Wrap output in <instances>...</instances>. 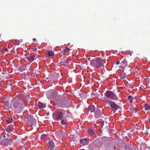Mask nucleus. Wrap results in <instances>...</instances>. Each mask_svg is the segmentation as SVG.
Returning <instances> with one entry per match:
<instances>
[{"mask_svg":"<svg viewBox=\"0 0 150 150\" xmlns=\"http://www.w3.org/2000/svg\"><path fill=\"white\" fill-rule=\"evenodd\" d=\"M49 144L50 145V150H54L55 148V146L53 142L50 140L49 142Z\"/></svg>","mask_w":150,"mask_h":150,"instance_id":"nucleus-10","label":"nucleus"},{"mask_svg":"<svg viewBox=\"0 0 150 150\" xmlns=\"http://www.w3.org/2000/svg\"><path fill=\"white\" fill-rule=\"evenodd\" d=\"M19 70L21 71H25V67H21L19 68Z\"/></svg>","mask_w":150,"mask_h":150,"instance_id":"nucleus-25","label":"nucleus"},{"mask_svg":"<svg viewBox=\"0 0 150 150\" xmlns=\"http://www.w3.org/2000/svg\"><path fill=\"white\" fill-rule=\"evenodd\" d=\"M65 130H63L61 131L60 132V135L61 137L64 136V135L65 133Z\"/></svg>","mask_w":150,"mask_h":150,"instance_id":"nucleus-23","label":"nucleus"},{"mask_svg":"<svg viewBox=\"0 0 150 150\" xmlns=\"http://www.w3.org/2000/svg\"><path fill=\"white\" fill-rule=\"evenodd\" d=\"M63 117V115L61 112H58L57 113L56 116L54 117V119L56 120H61Z\"/></svg>","mask_w":150,"mask_h":150,"instance_id":"nucleus-9","label":"nucleus"},{"mask_svg":"<svg viewBox=\"0 0 150 150\" xmlns=\"http://www.w3.org/2000/svg\"><path fill=\"white\" fill-rule=\"evenodd\" d=\"M2 136L0 134V139H1L2 138Z\"/></svg>","mask_w":150,"mask_h":150,"instance_id":"nucleus-35","label":"nucleus"},{"mask_svg":"<svg viewBox=\"0 0 150 150\" xmlns=\"http://www.w3.org/2000/svg\"><path fill=\"white\" fill-rule=\"evenodd\" d=\"M80 143L83 146L87 145L88 144V141L87 139L85 138L84 139H81L80 140Z\"/></svg>","mask_w":150,"mask_h":150,"instance_id":"nucleus-11","label":"nucleus"},{"mask_svg":"<svg viewBox=\"0 0 150 150\" xmlns=\"http://www.w3.org/2000/svg\"><path fill=\"white\" fill-rule=\"evenodd\" d=\"M103 110L101 108H98L96 109L95 112V115L97 118H101L103 117Z\"/></svg>","mask_w":150,"mask_h":150,"instance_id":"nucleus-7","label":"nucleus"},{"mask_svg":"<svg viewBox=\"0 0 150 150\" xmlns=\"http://www.w3.org/2000/svg\"><path fill=\"white\" fill-rule=\"evenodd\" d=\"M22 40L21 39L20 40H15V42L17 45H19L20 43L22 42Z\"/></svg>","mask_w":150,"mask_h":150,"instance_id":"nucleus-21","label":"nucleus"},{"mask_svg":"<svg viewBox=\"0 0 150 150\" xmlns=\"http://www.w3.org/2000/svg\"><path fill=\"white\" fill-rule=\"evenodd\" d=\"M88 60H90L91 59L90 58H88Z\"/></svg>","mask_w":150,"mask_h":150,"instance_id":"nucleus-37","label":"nucleus"},{"mask_svg":"<svg viewBox=\"0 0 150 150\" xmlns=\"http://www.w3.org/2000/svg\"><path fill=\"white\" fill-rule=\"evenodd\" d=\"M112 150H120L119 148L117 147H113L112 148Z\"/></svg>","mask_w":150,"mask_h":150,"instance_id":"nucleus-27","label":"nucleus"},{"mask_svg":"<svg viewBox=\"0 0 150 150\" xmlns=\"http://www.w3.org/2000/svg\"><path fill=\"white\" fill-rule=\"evenodd\" d=\"M33 40H35V38H33Z\"/></svg>","mask_w":150,"mask_h":150,"instance_id":"nucleus-38","label":"nucleus"},{"mask_svg":"<svg viewBox=\"0 0 150 150\" xmlns=\"http://www.w3.org/2000/svg\"><path fill=\"white\" fill-rule=\"evenodd\" d=\"M120 62L119 61H117L115 62V63L117 65H118L120 64Z\"/></svg>","mask_w":150,"mask_h":150,"instance_id":"nucleus-33","label":"nucleus"},{"mask_svg":"<svg viewBox=\"0 0 150 150\" xmlns=\"http://www.w3.org/2000/svg\"><path fill=\"white\" fill-rule=\"evenodd\" d=\"M26 59L27 61H30L33 60L34 57L33 56H30L29 57H27Z\"/></svg>","mask_w":150,"mask_h":150,"instance_id":"nucleus-19","label":"nucleus"},{"mask_svg":"<svg viewBox=\"0 0 150 150\" xmlns=\"http://www.w3.org/2000/svg\"><path fill=\"white\" fill-rule=\"evenodd\" d=\"M133 98H132L130 99H128L129 101L130 102V103H132L133 102Z\"/></svg>","mask_w":150,"mask_h":150,"instance_id":"nucleus-30","label":"nucleus"},{"mask_svg":"<svg viewBox=\"0 0 150 150\" xmlns=\"http://www.w3.org/2000/svg\"><path fill=\"white\" fill-rule=\"evenodd\" d=\"M63 62V61H61V62H60V63H61V62H62H62Z\"/></svg>","mask_w":150,"mask_h":150,"instance_id":"nucleus-39","label":"nucleus"},{"mask_svg":"<svg viewBox=\"0 0 150 150\" xmlns=\"http://www.w3.org/2000/svg\"><path fill=\"white\" fill-rule=\"evenodd\" d=\"M46 137V135L45 134H43L41 135V137L43 139H44Z\"/></svg>","mask_w":150,"mask_h":150,"instance_id":"nucleus-28","label":"nucleus"},{"mask_svg":"<svg viewBox=\"0 0 150 150\" xmlns=\"http://www.w3.org/2000/svg\"><path fill=\"white\" fill-rule=\"evenodd\" d=\"M104 121H103L101 123V127L102 128L104 124Z\"/></svg>","mask_w":150,"mask_h":150,"instance_id":"nucleus-34","label":"nucleus"},{"mask_svg":"<svg viewBox=\"0 0 150 150\" xmlns=\"http://www.w3.org/2000/svg\"><path fill=\"white\" fill-rule=\"evenodd\" d=\"M9 109V107H8V108H6V110H8V109Z\"/></svg>","mask_w":150,"mask_h":150,"instance_id":"nucleus-36","label":"nucleus"},{"mask_svg":"<svg viewBox=\"0 0 150 150\" xmlns=\"http://www.w3.org/2000/svg\"><path fill=\"white\" fill-rule=\"evenodd\" d=\"M24 120L29 123H32L36 122L35 120L33 118V116L30 114L26 115Z\"/></svg>","mask_w":150,"mask_h":150,"instance_id":"nucleus-8","label":"nucleus"},{"mask_svg":"<svg viewBox=\"0 0 150 150\" xmlns=\"http://www.w3.org/2000/svg\"><path fill=\"white\" fill-rule=\"evenodd\" d=\"M90 64L93 67L103 69L104 67L103 60L99 57L96 58L90 61Z\"/></svg>","mask_w":150,"mask_h":150,"instance_id":"nucleus-2","label":"nucleus"},{"mask_svg":"<svg viewBox=\"0 0 150 150\" xmlns=\"http://www.w3.org/2000/svg\"><path fill=\"white\" fill-rule=\"evenodd\" d=\"M145 110H149L150 106L148 105L147 103H146L144 105Z\"/></svg>","mask_w":150,"mask_h":150,"instance_id":"nucleus-22","label":"nucleus"},{"mask_svg":"<svg viewBox=\"0 0 150 150\" xmlns=\"http://www.w3.org/2000/svg\"><path fill=\"white\" fill-rule=\"evenodd\" d=\"M149 121L150 122V119H149Z\"/></svg>","mask_w":150,"mask_h":150,"instance_id":"nucleus-40","label":"nucleus"},{"mask_svg":"<svg viewBox=\"0 0 150 150\" xmlns=\"http://www.w3.org/2000/svg\"><path fill=\"white\" fill-rule=\"evenodd\" d=\"M88 132L89 135H92L94 134V131L92 129H89L88 131Z\"/></svg>","mask_w":150,"mask_h":150,"instance_id":"nucleus-17","label":"nucleus"},{"mask_svg":"<svg viewBox=\"0 0 150 150\" xmlns=\"http://www.w3.org/2000/svg\"><path fill=\"white\" fill-rule=\"evenodd\" d=\"M6 136L3 137V138L0 141V144L4 146H7L12 144L13 140L8 138H5Z\"/></svg>","mask_w":150,"mask_h":150,"instance_id":"nucleus-5","label":"nucleus"},{"mask_svg":"<svg viewBox=\"0 0 150 150\" xmlns=\"http://www.w3.org/2000/svg\"><path fill=\"white\" fill-rule=\"evenodd\" d=\"M126 77V74L125 73L123 72L120 75V78L122 79H124Z\"/></svg>","mask_w":150,"mask_h":150,"instance_id":"nucleus-16","label":"nucleus"},{"mask_svg":"<svg viewBox=\"0 0 150 150\" xmlns=\"http://www.w3.org/2000/svg\"><path fill=\"white\" fill-rule=\"evenodd\" d=\"M143 130L144 131L143 133L146 136L148 135V130L146 129V130H145L143 129Z\"/></svg>","mask_w":150,"mask_h":150,"instance_id":"nucleus-26","label":"nucleus"},{"mask_svg":"<svg viewBox=\"0 0 150 150\" xmlns=\"http://www.w3.org/2000/svg\"><path fill=\"white\" fill-rule=\"evenodd\" d=\"M132 98H133V97L132 96H129L127 98H128V99H130Z\"/></svg>","mask_w":150,"mask_h":150,"instance_id":"nucleus-32","label":"nucleus"},{"mask_svg":"<svg viewBox=\"0 0 150 150\" xmlns=\"http://www.w3.org/2000/svg\"><path fill=\"white\" fill-rule=\"evenodd\" d=\"M61 124L63 125H67V122L66 121L62 120L61 121Z\"/></svg>","mask_w":150,"mask_h":150,"instance_id":"nucleus-24","label":"nucleus"},{"mask_svg":"<svg viewBox=\"0 0 150 150\" xmlns=\"http://www.w3.org/2000/svg\"><path fill=\"white\" fill-rule=\"evenodd\" d=\"M105 97L108 99H111L115 100H118V98L115 95L112 91H107L104 93Z\"/></svg>","mask_w":150,"mask_h":150,"instance_id":"nucleus-4","label":"nucleus"},{"mask_svg":"<svg viewBox=\"0 0 150 150\" xmlns=\"http://www.w3.org/2000/svg\"><path fill=\"white\" fill-rule=\"evenodd\" d=\"M25 105L23 104V101L20 99L16 100L13 98L11 103V108L15 112L19 113L24 107Z\"/></svg>","mask_w":150,"mask_h":150,"instance_id":"nucleus-1","label":"nucleus"},{"mask_svg":"<svg viewBox=\"0 0 150 150\" xmlns=\"http://www.w3.org/2000/svg\"><path fill=\"white\" fill-rule=\"evenodd\" d=\"M6 131L8 132L11 133L13 131V129L11 127H9L6 129Z\"/></svg>","mask_w":150,"mask_h":150,"instance_id":"nucleus-18","label":"nucleus"},{"mask_svg":"<svg viewBox=\"0 0 150 150\" xmlns=\"http://www.w3.org/2000/svg\"><path fill=\"white\" fill-rule=\"evenodd\" d=\"M69 50H70V49L68 48V47H66L64 50V51L65 52H66V51H69Z\"/></svg>","mask_w":150,"mask_h":150,"instance_id":"nucleus-29","label":"nucleus"},{"mask_svg":"<svg viewBox=\"0 0 150 150\" xmlns=\"http://www.w3.org/2000/svg\"><path fill=\"white\" fill-rule=\"evenodd\" d=\"M120 64H121L120 66L121 68L125 70L126 71H131V68L129 65L128 64L127 62L125 59L122 60Z\"/></svg>","mask_w":150,"mask_h":150,"instance_id":"nucleus-6","label":"nucleus"},{"mask_svg":"<svg viewBox=\"0 0 150 150\" xmlns=\"http://www.w3.org/2000/svg\"><path fill=\"white\" fill-rule=\"evenodd\" d=\"M6 120L7 122L9 123H11L13 122V120L11 117H7L6 119Z\"/></svg>","mask_w":150,"mask_h":150,"instance_id":"nucleus-13","label":"nucleus"},{"mask_svg":"<svg viewBox=\"0 0 150 150\" xmlns=\"http://www.w3.org/2000/svg\"><path fill=\"white\" fill-rule=\"evenodd\" d=\"M71 105V101L69 100L67 102V104H66V105L64 107H62L63 108H69L70 107Z\"/></svg>","mask_w":150,"mask_h":150,"instance_id":"nucleus-14","label":"nucleus"},{"mask_svg":"<svg viewBox=\"0 0 150 150\" xmlns=\"http://www.w3.org/2000/svg\"><path fill=\"white\" fill-rule=\"evenodd\" d=\"M37 50V48L35 47L33 48V51L34 52H36Z\"/></svg>","mask_w":150,"mask_h":150,"instance_id":"nucleus-31","label":"nucleus"},{"mask_svg":"<svg viewBox=\"0 0 150 150\" xmlns=\"http://www.w3.org/2000/svg\"><path fill=\"white\" fill-rule=\"evenodd\" d=\"M38 104L39 108L40 109H42L45 107V105L40 102H38Z\"/></svg>","mask_w":150,"mask_h":150,"instance_id":"nucleus-15","label":"nucleus"},{"mask_svg":"<svg viewBox=\"0 0 150 150\" xmlns=\"http://www.w3.org/2000/svg\"><path fill=\"white\" fill-rule=\"evenodd\" d=\"M54 54L52 50H49L48 52V55L49 56H52Z\"/></svg>","mask_w":150,"mask_h":150,"instance_id":"nucleus-20","label":"nucleus"},{"mask_svg":"<svg viewBox=\"0 0 150 150\" xmlns=\"http://www.w3.org/2000/svg\"><path fill=\"white\" fill-rule=\"evenodd\" d=\"M88 110L90 112H93L95 110V107L94 105H91L88 107Z\"/></svg>","mask_w":150,"mask_h":150,"instance_id":"nucleus-12","label":"nucleus"},{"mask_svg":"<svg viewBox=\"0 0 150 150\" xmlns=\"http://www.w3.org/2000/svg\"><path fill=\"white\" fill-rule=\"evenodd\" d=\"M101 100L107 103L112 108L115 110H117L120 108L114 102H113L110 99H108L105 98H102Z\"/></svg>","mask_w":150,"mask_h":150,"instance_id":"nucleus-3","label":"nucleus"},{"mask_svg":"<svg viewBox=\"0 0 150 150\" xmlns=\"http://www.w3.org/2000/svg\"><path fill=\"white\" fill-rule=\"evenodd\" d=\"M7 136H8V134H7Z\"/></svg>","mask_w":150,"mask_h":150,"instance_id":"nucleus-41","label":"nucleus"}]
</instances>
